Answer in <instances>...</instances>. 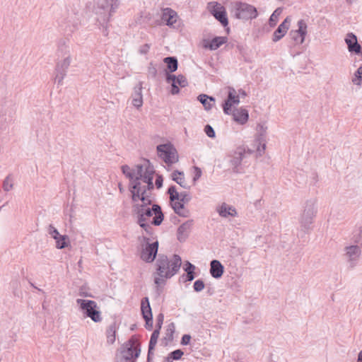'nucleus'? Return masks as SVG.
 <instances>
[{
    "instance_id": "obj_36",
    "label": "nucleus",
    "mask_w": 362,
    "mask_h": 362,
    "mask_svg": "<svg viewBox=\"0 0 362 362\" xmlns=\"http://www.w3.org/2000/svg\"><path fill=\"white\" fill-rule=\"evenodd\" d=\"M148 163V166L146 167L145 171L142 175L141 180L143 182H147L153 180V175L155 173L153 166L151 165L148 160H146Z\"/></svg>"
},
{
    "instance_id": "obj_11",
    "label": "nucleus",
    "mask_w": 362,
    "mask_h": 362,
    "mask_svg": "<svg viewBox=\"0 0 362 362\" xmlns=\"http://www.w3.org/2000/svg\"><path fill=\"white\" fill-rule=\"evenodd\" d=\"M344 251V257L346 260L349 268H354L357 265L361 255V247L358 245H351L346 246Z\"/></svg>"
},
{
    "instance_id": "obj_47",
    "label": "nucleus",
    "mask_w": 362,
    "mask_h": 362,
    "mask_svg": "<svg viewBox=\"0 0 362 362\" xmlns=\"http://www.w3.org/2000/svg\"><path fill=\"white\" fill-rule=\"evenodd\" d=\"M196 277V274L194 272H187L186 274H182L180 279H182L183 282L192 281Z\"/></svg>"
},
{
    "instance_id": "obj_10",
    "label": "nucleus",
    "mask_w": 362,
    "mask_h": 362,
    "mask_svg": "<svg viewBox=\"0 0 362 362\" xmlns=\"http://www.w3.org/2000/svg\"><path fill=\"white\" fill-rule=\"evenodd\" d=\"M252 153V151L250 149L246 151L245 147L241 146L237 147L233 152H231V154L229 156V163L233 166V171L234 173H240L239 167L241 165L243 160L245 158L247 153L251 154Z\"/></svg>"
},
{
    "instance_id": "obj_62",
    "label": "nucleus",
    "mask_w": 362,
    "mask_h": 362,
    "mask_svg": "<svg viewBox=\"0 0 362 362\" xmlns=\"http://www.w3.org/2000/svg\"><path fill=\"white\" fill-rule=\"evenodd\" d=\"M240 103V98L239 95H236L235 98L233 100V105H238Z\"/></svg>"
},
{
    "instance_id": "obj_49",
    "label": "nucleus",
    "mask_w": 362,
    "mask_h": 362,
    "mask_svg": "<svg viewBox=\"0 0 362 362\" xmlns=\"http://www.w3.org/2000/svg\"><path fill=\"white\" fill-rule=\"evenodd\" d=\"M148 75L153 78H155L157 76V69L153 62H151L148 67Z\"/></svg>"
},
{
    "instance_id": "obj_1",
    "label": "nucleus",
    "mask_w": 362,
    "mask_h": 362,
    "mask_svg": "<svg viewBox=\"0 0 362 362\" xmlns=\"http://www.w3.org/2000/svg\"><path fill=\"white\" fill-rule=\"evenodd\" d=\"M132 200L135 204L132 206V212L136 217V222L146 221L147 218L155 214L151 224L156 226H160L164 219V214L161 207L156 204L152 205L151 208L148 206L152 204L153 199L141 197L139 198V193L131 194Z\"/></svg>"
},
{
    "instance_id": "obj_18",
    "label": "nucleus",
    "mask_w": 362,
    "mask_h": 362,
    "mask_svg": "<svg viewBox=\"0 0 362 362\" xmlns=\"http://www.w3.org/2000/svg\"><path fill=\"white\" fill-rule=\"evenodd\" d=\"M345 42L351 53H354L362 57V47L358 42L357 37L355 34L349 33L345 38Z\"/></svg>"
},
{
    "instance_id": "obj_9",
    "label": "nucleus",
    "mask_w": 362,
    "mask_h": 362,
    "mask_svg": "<svg viewBox=\"0 0 362 362\" xmlns=\"http://www.w3.org/2000/svg\"><path fill=\"white\" fill-rule=\"evenodd\" d=\"M143 242L144 244L142 245V248L140 254L141 259L147 262L151 263L153 262L158 254V241L156 240L153 243H149V238L146 236L141 237ZM141 239V238H139Z\"/></svg>"
},
{
    "instance_id": "obj_51",
    "label": "nucleus",
    "mask_w": 362,
    "mask_h": 362,
    "mask_svg": "<svg viewBox=\"0 0 362 362\" xmlns=\"http://www.w3.org/2000/svg\"><path fill=\"white\" fill-rule=\"evenodd\" d=\"M164 320V315L163 313H159L156 317V329L160 331Z\"/></svg>"
},
{
    "instance_id": "obj_37",
    "label": "nucleus",
    "mask_w": 362,
    "mask_h": 362,
    "mask_svg": "<svg viewBox=\"0 0 362 362\" xmlns=\"http://www.w3.org/2000/svg\"><path fill=\"white\" fill-rule=\"evenodd\" d=\"M70 21H68L67 22H62L60 23V26L64 28L65 32L67 33L68 35H70L71 33H74L76 30L78 29V19L76 21H74L71 24L70 23Z\"/></svg>"
},
{
    "instance_id": "obj_48",
    "label": "nucleus",
    "mask_w": 362,
    "mask_h": 362,
    "mask_svg": "<svg viewBox=\"0 0 362 362\" xmlns=\"http://www.w3.org/2000/svg\"><path fill=\"white\" fill-rule=\"evenodd\" d=\"M122 173L129 179L130 183H132V180H133V172L130 171V168L127 165H124L122 166Z\"/></svg>"
},
{
    "instance_id": "obj_34",
    "label": "nucleus",
    "mask_w": 362,
    "mask_h": 362,
    "mask_svg": "<svg viewBox=\"0 0 362 362\" xmlns=\"http://www.w3.org/2000/svg\"><path fill=\"white\" fill-rule=\"evenodd\" d=\"M175 327L173 322L168 325L165 331V336L162 339V343L164 346H167L169 342L173 340V334L175 333Z\"/></svg>"
},
{
    "instance_id": "obj_28",
    "label": "nucleus",
    "mask_w": 362,
    "mask_h": 362,
    "mask_svg": "<svg viewBox=\"0 0 362 362\" xmlns=\"http://www.w3.org/2000/svg\"><path fill=\"white\" fill-rule=\"evenodd\" d=\"M144 182L146 183V185L142 186L141 183L140 182V186L138 188L139 198H141V197H144L145 198L146 197L148 199H152L151 191L154 188L153 180Z\"/></svg>"
},
{
    "instance_id": "obj_46",
    "label": "nucleus",
    "mask_w": 362,
    "mask_h": 362,
    "mask_svg": "<svg viewBox=\"0 0 362 362\" xmlns=\"http://www.w3.org/2000/svg\"><path fill=\"white\" fill-rule=\"evenodd\" d=\"M168 355L172 358L173 361H178L181 359L182 356L184 355V352L181 349H176L171 351Z\"/></svg>"
},
{
    "instance_id": "obj_19",
    "label": "nucleus",
    "mask_w": 362,
    "mask_h": 362,
    "mask_svg": "<svg viewBox=\"0 0 362 362\" xmlns=\"http://www.w3.org/2000/svg\"><path fill=\"white\" fill-rule=\"evenodd\" d=\"M136 176H134V173L133 172V180H132V183H129V189L131 192V194L133 193H139L138 188L140 186V182L141 180L142 175L144 174V166L141 164H138L136 165Z\"/></svg>"
},
{
    "instance_id": "obj_40",
    "label": "nucleus",
    "mask_w": 362,
    "mask_h": 362,
    "mask_svg": "<svg viewBox=\"0 0 362 362\" xmlns=\"http://www.w3.org/2000/svg\"><path fill=\"white\" fill-rule=\"evenodd\" d=\"M3 189L9 192L13 188V179L11 174L8 175L3 181Z\"/></svg>"
},
{
    "instance_id": "obj_58",
    "label": "nucleus",
    "mask_w": 362,
    "mask_h": 362,
    "mask_svg": "<svg viewBox=\"0 0 362 362\" xmlns=\"http://www.w3.org/2000/svg\"><path fill=\"white\" fill-rule=\"evenodd\" d=\"M163 178L162 175H158L156 178L155 185L158 189H160L163 187Z\"/></svg>"
},
{
    "instance_id": "obj_38",
    "label": "nucleus",
    "mask_w": 362,
    "mask_h": 362,
    "mask_svg": "<svg viewBox=\"0 0 362 362\" xmlns=\"http://www.w3.org/2000/svg\"><path fill=\"white\" fill-rule=\"evenodd\" d=\"M159 335H160V331H158V329H154L153 333L151 334L150 341L148 343V351H149L150 354H153V350L155 349V346L157 344Z\"/></svg>"
},
{
    "instance_id": "obj_2",
    "label": "nucleus",
    "mask_w": 362,
    "mask_h": 362,
    "mask_svg": "<svg viewBox=\"0 0 362 362\" xmlns=\"http://www.w3.org/2000/svg\"><path fill=\"white\" fill-rule=\"evenodd\" d=\"M182 259L178 255H173L172 259L169 260L168 257L163 254H159L156 260V272L155 274L154 284L158 286L160 284H165V280L173 277L176 274L181 267ZM158 290V287H157Z\"/></svg>"
},
{
    "instance_id": "obj_21",
    "label": "nucleus",
    "mask_w": 362,
    "mask_h": 362,
    "mask_svg": "<svg viewBox=\"0 0 362 362\" xmlns=\"http://www.w3.org/2000/svg\"><path fill=\"white\" fill-rule=\"evenodd\" d=\"M236 95L237 93L235 88L229 87L227 98L222 104L223 110L226 115H230L232 113L233 103Z\"/></svg>"
},
{
    "instance_id": "obj_13",
    "label": "nucleus",
    "mask_w": 362,
    "mask_h": 362,
    "mask_svg": "<svg viewBox=\"0 0 362 362\" xmlns=\"http://www.w3.org/2000/svg\"><path fill=\"white\" fill-rule=\"evenodd\" d=\"M167 83H171L170 93L172 95H176L180 93V88L177 85L181 88L187 86L188 82L186 77L182 74L175 76L174 74H167L165 76Z\"/></svg>"
},
{
    "instance_id": "obj_52",
    "label": "nucleus",
    "mask_w": 362,
    "mask_h": 362,
    "mask_svg": "<svg viewBox=\"0 0 362 362\" xmlns=\"http://www.w3.org/2000/svg\"><path fill=\"white\" fill-rule=\"evenodd\" d=\"M194 175L193 177L192 181L193 183L195 184L196 182L201 177L202 175V172L200 168L197 166H194Z\"/></svg>"
},
{
    "instance_id": "obj_22",
    "label": "nucleus",
    "mask_w": 362,
    "mask_h": 362,
    "mask_svg": "<svg viewBox=\"0 0 362 362\" xmlns=\"http://www.w3.org/2000/svg\"><path fill=\"white\" fill-rule=\"evenodd\" d=\"M290 25V20L288 17L286 18L284 21L278 26L276 30L273 33L272 40L278 42L287 33Z\"/></svg>"
},
{
    "instance_id": "obj_15",
    "label": "nucleus",
    "mask_w": 362,
    "mask_h": 362,
    "mask_svg": "<svg viewBox=\"0 0 362 362\" xmlns=\"http://www.w3.org/2000/svg\"><path fill=\"white\" fill-rule=\"evenodd\" d=\"M161 20L169 27L177 29L180 26L177 13L170 8H165L163 9Z\"/></svg>"
},
{
    "instance_id": "obj_55",
    "label": "nucleus",
    "mask_w": 362,
    "mask_h": 362,
    "mask_svg": "<svg viewBox=\"0 0 362 362\" xmlns=\"http://www.w3.org/2000/svg\"><path fill=\"white\" fill-rule=\"evenodd\" d=\"M145 320V325L144 327L148 330H151L153 329V317H147L144 318Z\"/></svg>"
},
{
    "instance_id": "obj_23",
    "label": "nucleus",
    "mask_w": 362,
    "mask_h": 362,
    "mask_svg": "<svg viewBox=\"0 0 362 362\" xmlns=\"http://www.w3.org/2000/svg\"><path fill=\"white\" fill-rule=\"evenodd\" d=\"M193 225V220H188L181 224L177 232V240L180 242H184L187 238L191 227Z\"/></svg>"
},
{
    "instance_id": "obj_61",
    "label": "nucleus",
    "mask_w": 362,
    "mask_h": 362,
    "mask_svg": "<svg viewBox=\"0 0 362 362\" xmlns=\"http://www.w3.org/2000/svg\"><path fill=\"white\" fill-rule=\"evenodd\" d=\"M265 148H266V144H260V146L257 147V150L259 152V155H261L262 152H264Z\"/></svg>"
},
{
    "instance_id": "obj_12",
    "label": "nucleus",
    "mask_w": 362,
    "mask_h": 362,
    "mask_svg": "<svg viewBox=\"0 0 362 362\" xmlns=\"http://www.w3.org/2000/svg\"><path fill=\"white\" fill-rule=\"evenodd\" d=\"M208 8L212 16L219 21L223 27H226L228 25L227 13L224 6L217 2H209L208 4Z\"/></svg>"
},
{
    "instance_id": "obj_59",
    "label": "nucleus",
    "mask_w": 362,
    "mask_h": 362,
    "mask_svg": "<svg viewBox=\"0 0 362 362\" xmlns=\"http://www.w3.org/2000/svg\"><path fill=\"white\" fill-rule=\"evenodd\" d=\"M79 296L81 297H93L90 293L85 291V287L81 286L79 289Z\"/></svg>"
},
{
    "instance_id": "obj_39",
    "label": "nucleus",
    "mask_w": 362,
    "mask_h": 362,
    "mask_svg": "<svg viewBox=\"0 0 362 362\" xmlns=\"http://www.w3.org/2000/svg\"><path fill=\"white\" fill-rule=\"evenodd\" d=\"M55 240L57 249H64L67 247L70 244L69 238L66 235H61L57 239H55Z\"/></svg>"
},
{
    "instance_id": "obj_60",
    "label": "nucleus",
    "mask_w": 362,
    "mask_h": 362,
    "mask_svg": "<svg viewBox=\"0 0 362 362\" xmlns=\"http://www.w3.org/2000/svg\"><path fill=\"white\" fill-rule=\"evenodd\" d=\"M265 148H266V144H260V146L257 147V150L259 152V155H261L262 152H264Z\"/></svg>"
},
{
    "instance_id": "obj_33",
    "label": "nucleus",
    "mask_w": 362,
    "mask_h": 362,
    "mask_svg": "<svg viewBox=\"0 0 362 362\" xmlns=\"http://www.w3.org/2000/svg\"><path fill=\"white\" fill-rule=\"evenodd\" d=\"M116 331L117 325L115 322H112L107 327L105 334L107 344H112L115 343L116 339Z\"/></svg>"
},
{
    "instance_id": "obj_64",
    "label": "nucleus",
    "mask_w": 362,
    "mask_h": 362,
    "mask_svg": "<svg viewBox=\"0 0 362 362\" xmlns=\"http://www.w3.org/2000/svg\"><path fill=\"white\" fill-rule=\"evenodd\" d=\"M357 362H362V350L358 354Z\"/></svg>"
},
{
    "instance_id": "obj_16",
    "label": "nucleus",
    "mask_w": 362,
    "mask_h": 362,
    "mask_svg": "<svg viewBox=\"0 0 362 362\" xmlns=\"http://www.w3.org/2000/svg\"><path fill=\"white\" fill-rule=\"evenodd\" d=\"M71 64V58L69 56L65 57L61 62H58L55 68V82L59 85L62 83L63 79L66 75L67 70Z\"/></svg>"
},
{
    "instance_id": "obj_44",
    "label": "nucleus",
    "mask_w": 362,
    "mask_h": 362,
    "mask_svg": "<svg viewBox=\"0 0 362 362\" xmlns=\"http://www.w3.org/2000/svg\"><path fill=\"white\" fill-rule=\"evenodd\" d=\"M353 240L355 244L362 245V227H360L358 230L355 232L353 236Z\"/></svg>"
},
{
    "instance_id": "obj_20",
    "label": "nucleus",
    "mask_w": 362,
    "mask_h": 362,
    "mask_svg": "<svg viewBox=\"0 0 362 362\" xmlns=\"http://www.w3.org/2000/svg\"><path fill=\"white\" fill-rule=\"evenodd\" d=\"M167 193L169 194V200L172 202H174L175 199H178V197H182L187 204H188L192 199V197L188 192L183 191L178 192L175 185L170 186L168 189Z\"/></svg>"
},
{
    "instance_id": "obj_6",
    "label": "nucleus",
    "mask_w": 362,
    "mask_h": 362,
    "mask_svg": "<svg viewBox=\"0 0 362 362\" xmlns=\"http://www.w3.org/2000/svg\"><path fill=\"white\" fill-rule=\"evenodd\" d=\"M76 303L82 310L84 317H90L94 322H99L102 320L101 312L95 301L78 298Z\"/></svg>"
},
{
    "instance_id": "obj_25",
    "label": "nucleus",
    "mask_w": 362,
    "mask_h": 362,
    "mask_svg": "<svg viewBox=\"0 0 362 362\" xmlns=\"http://www.w3.org/2000/svg\"><path fill=\"white\" fill-rule=\"evenodd\" d=\"M219 216L223 218H228V216L235 217L238 216L236 209L230 205L223 202L220 206L216 209Z\"/></svg>"
},
{
    "instance_id": "obj_42",
    "label": "nucleus",
    "mask_w": 362,
    "mask_h": 362,
    "mask_svg": "<svg viewBox=\"0 0 362 362\" xmlns=\"http://www.w3.org/2000/svg\"><path fill=\"white\" fill-rule=\"evenodd\" d=\"M282 12V9L281 8H277L273 13L270 16L269 19V23L271 27H274L278 21L279 16Z\"/></svg>"
},
{
    "instance_id": "obj_63",
    "label": "nucleus",
    "mask_w": 362,
    "mask_h": 362,
    "mask_svg": "<svg viewBox=\"0 0 362 362\" xmlns=\"http://www.w3.org/2000/svg\"><path fill=\"white\" fill-rule=\"evenodd\" d=\"M173 360L172 359V358L169 355H168L167 357L164 358L163 362H173Z\"/></svg>"
},
{
    "instance_id": "obj_31",
    "label": "nucleus",
    "mask_w": 362,
    "mask_h": 362,
    "mask_svg": "<svg viewBox=\"0 0 362 362\" xmlns=\"http://www.w3.org/2000/svg\"><path fill=\"white\" fill-rule=\"evenodd\" d=\"M197 100L202 104L206 110H210L215 103V98L206 94H200Z\"/></svg>"
},
{
    "instance_id": "obj_56",
    "label": "nucleus",
    "mask_w": 362,
    "mask_h": 362,
    "mask_svg": "<svg viewBox=\"0 0 362 362\" xmlns=\"http://www.w3.org/2000/svg\"><path fill=\"white\" fill-rule=\"evenodd\" d=\"M151 47V44L146 43L143 45H141L139 49V52L141 54H146L149 52V49Z\"/></svg>"
},
{
    "instance_id": "obj_30",
    "label": "nucleus",
    "mask_w": 362,
    "mask_h": 362,
    "mask_svg": "<svg viewBox=\"0 0 362 362\" xmlns=\"http://www.w3.org/2000/svg\"><path fill=\"white\" fill-rule=\"evenodd\" d=\"M228 41L227 37L220 36L214 37L208 45H205L206 48L210 50H216L219 48L222 45L225 44Z\"/></svg>"
},
{
    "instance_id": "obj_35",
    "label": "nucleus",
    "mask_w": 362,
    "mask_h": 362,
    "mask_svg": "<svg viewBox=\"0 0 362 362\" xmlns=\"http://www.w3.org/2000/svg\"><path fill=\"white\" fill-rule=\"evenodd\" d=\"M172 180L176 182L182 187L185 189H189V186L185 183L184 173L178 170H175L171 175Z\"/></svg>"
},
{
    "instance_id": "obj_27",
    "label": "nucleus",
    "mask_w": 362,
    "mask_h": 362,
    "mask_svg": "<svg viewBox=\"0 0 362 362\" xmlns=\"http://www.w3.org/2000/svg\"><path fill=\"white\" fill-rule=\"evenodd\" d=\"M233 117L235 122L240 124H245L249 119V112L243 107L236 108L233 112Z\"/></svg>"
},
{
    "instance_id": "obj_29",
    "label": "nucleus",
    "mask_w": 362,
    "mask_h": 362,
    "mask_svg": "<svg viewBox=\"0 0 362 362\" xmlns=\"http://www.w3.org/2000/svg\"><path fill=\"white\" fill-rule=\"evenodd\" d=\"M163 62L166 64L165 75L177 71L178 68V61L176 57H166L163 59Z\"/></svg>"
},
{
    "instance_id": "obj_26",
    "label": "nucleus",
    "mask_w": 362,
    "mask_h": 362,
    "mask_svg": "<svg viewBox=\"0 0 362 362\" xmlns=\"http://www.w3.org/2000/svg\"><path fill=\"white\" fill-rule=\"evenodd\" d=\"M209 272L211 276L214 279H220L224 272V267L220 261L213 259L210 262Z\"/></svg>"
},
{
    "instance_id": "obj_57",
    "label": "nucleus",
    "mask_w": 362,
    "mask_h": 362,
    "mask_svg": "<svg viewBox=\"0 0 362 362\" xmlns=\"http://www.w3.org/2000/svg\"><path fill=\"white\" fill-rule=\"evenodd\" d=\"M191 338L192 337L189 334H185L182 335V337L181 338L180 344L182 346H187V345L189 344Z\"/></svg>"
},
{
    "instance_id": "obj_4",
    "label": "nucleus",
    "mask_w": 362,
    "mask_h": 362,
    "mask_svg": "<svg viewBox=\"0 0 362 362\" xmlns=\"http://www.w3.org/2000/svg\"><path fill=\"white\" fill-rule=\"evenodd\" d=\"M140 353V342L132 336L116 353L115 362H136Z\"/></svg>"
},
{
    "instance_id": "obj_43",
    "label": "nucleus",
    "mask_w": 362,
    "mask_h": 362,
    "mask_svg": "<svg viewBox=\"0 0 362 362\" xmlns=\"http://www.w3.org/2000/svg\"><path fill=\"white\" fill-rule=\"evenodd\" d=\"M136 223L148 235H152L153 234V228L146 221Z\"/></svg>"
},
{
    "instance_id": "obj_14",
    "label": "nucleus",
    "mask_w": 362,
    "mask_h": 362,
    "mask_svg": "<svg viewBox=\"0 0 362 362\" xmlns=\"http://www.w3.org/2000/svg\"><path fill=\"white\" fill-rule=\"evenodd\" d=\"M298 29L292 30L289 33V36L294 41L296 45H301L305 41V37L307 35L308 25L305 21L300 19L298 21Z\"/></svg>"
},
{
    "instance_id": "obj_5",
    "label": "nucleus",
    "mask_w": 362,
    "mask_h": 362,
    "mask_svg": "<svg viewBox=\"0 0 362 362\" xmlns=\"http://www.w3.org/2000/svg\"><path fill=\"white\" fill-rule=\"evenodd\" d=\"M316 203L315 199H310L305 202L304 209L299 220L300 232H303L304 234L308 233L312 229L311 225L317 213Z\"/></svg>"
},
{
    "instance_id": "obj_17",
    "label": "nucleus",
    "mask_w": 362,
    "mask_h": 362,
    "mask_svg": "<svg viewBox=\"0 0 362 362\" xmlns=\"http://www.w3.org/2000/svg\"><path fill=\"white\" fill-rule=\"evenodd\" d=\"M170 205L173 209L174 212L179 216L187 218L190 215L188 209H185V205L187 204L185 201L182 197H178V199H175L174 202L170 201Z\"/></svg>"
},
{
    "instance_id": "obj_50",
    "label": "nucleus",
    "mask_w": 362,
    "mask_h": 362,
    "mask_svg": "<svg viewBox=\"0 0 362 362\" xmlns=\"http://www.w3.org/2000/svg\"><path fill=\"white\" fill-rule=\"evenodd\" d=\"M204 132L209 138H214L216 133L214 128L210 124H206L204 127Z\"/></svg>"
},
{
    "instance_id": "obj_41",
    "label": "nucleus",
    "mask_w": 362,
    "mask_h": 362,
    "mask_svg": "<svg viewBox=\"0 0 362 362\" xmlns=\"http://www.w3.org/2000/svg\"><path fill=\"white\" fill-rule=\"evenodd\" d=\"M351 82L358 86L362 85V65L355 71L354 76L351 79Z\"/></svg>"
},
{
    "instance_id": "obj_54",
    "label": "nucleus",
    "mask_w": 362,
    "mask_h": 362,
    "mask_svg": "<svg viewBox=\"0 0 362 362\" xmlns=\"http://www.w3.org/2000/svg\"><path fill=\"white\" fill-rule=\"evenodd\" d=\"M195 269L196 267L189 261H186L185 263L184 264L183 269L186 273L189 272H194Z\"/></svg>"
},
{
    "instance_id": "obj_7",
    "label": "nucleus",
    "mask_w": 362,
    "mask_h": 362,
    "mask_svg": "<svg viewBox=\"0 0 362 362\" xmlns=\"http://www.w3.org/2000/svg\"><path fill=\"white\" fill-rule=\"evenodd\" d=\"M232 13L235 18L243 21L252 20L258 16L257 10L254 6L241 1L235 4Z\"/></svg>"
},
{
    "instance_id": "obj_32",
    "label": "nucleus",
    "mask_w": 362,
    "mask_h": 362,
    "mask_svg": "<svg viewBox=\"0 0 362 362\" xmlns=\"http://www.w3.org/2000/svg\"><path fill=\"white\" fill-rule=\"evenodd\" d=\"M141 313L143 318L147 317H153L151 307L150 305L149 298L144 297L141 300Z\"/></svg>"
},
{
    "instance_id": "obj_3",
    "label": "nucleus",
    "mask_w": 362,
    "mask_h": 362,
    "mask_svg": "<svg viewBox=\"0 0 362 362\" xmlns=\"http://www.w3.org/2000/svg\"><path fill=\"white\" fill-rule=\"evenodd\" d=\"M119 5V0H95L93 11L96 15V21L98 25L102 27V32L105 36L108 35V23Z\"/></svg>"
},
{
    "instance_id": "obj_45",
    "label": "nucleus",
    "mask_w": 362,
    "mask_h": 362,
    "mask_svg": "<svg viewBox=\"0 0 362 362\" xmlns=\"http://www.w3.org/2000/svg\"><path fill=\"white\" fill-rule=\"evenodd\" d=\"M205 287V284L202 279H197L194 282L193 288L195 292L202 291Z\"/></svg>"
},
{
    "instance_id": "obj_8",
    "label": "nucleus",
    "mask_w": 362,
    "mask_h": 362,
    "mask_svg": "<svg viewBox=\"0 0 362 362\" xmlns=\"http://www.w3.org/2000/svg\"><path fill=\"white\" fill-rule=\"evenodd\" d=\"M158 156L168 166L178 161V156L176 148L171 143L159 144L156 147Z\"/></svg>"
},
{
    "instance_id": "obj_24",
    "label": "nucleus",
    "mask_w": 362,
    "mask_h": 362,
    "mask_svg": "<svg viewBox=\"0 0 362 362\" xmlns=\"http://www.w3.org/2000/svg\"><path fill=\"white\" fill-rule=\"evenodd\" d=\"M132 105L137 109L143 105V95H142V83L139 82L134 89L132 95Z\"/></svg>"
},
{
    "instance_id": "obj_53",
    "label": "nucleus",
    "mask_w": 362,
    "mask_h": 362,
    "mask_svg": "<svg viewBox=\"0 0 362 362\" xmlns=\"http://www.w3.org/2000/svg\"><path fill=\"white\" fill-rule=\"evenodd\" d=\"M49 234L55 240L57 239L59 236L61 235L59 234L57 229L54 227L52 225L49 226Z\"/></svg>"
}]
</instances>
